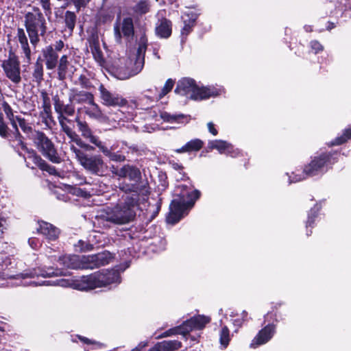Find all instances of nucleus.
Here are the masks:
<instances>
[{
  "mask_svg": "<svg viewBox=\"0 0 351 351\" xmlns=\"http://www.w3.org/2000/svg\"><path fill=\"white\" fill-rule=\"evenodd\" d=\"M94 60L102 67L110 62L113 69L120 80H126L139 73L145 64V56L147 45H130V54L128 58L119 57L114 51V45H102L106 56L101 50V45H89Z\"/></svg>",
  "mask_w": 351,
  "mask_h": 351,
  "instance_id": "obj_1",
  "label": "nucleus"
},
{
  "mask_svg": "<svg viewBox=\"0 0 351 351\" xmlns=\"http://www.w3.org/2000/svg\"><path fill=\"white\" fill-rule=\"evenodd\" d=\"M82 108H78L73 119L69 117L58 121L61 131L81 149L86 152L95 151V146L101 147L99 137L95 134L90 124L82 117Z\"/></svg>",
  "mask_w": 351,
  "mask_h": 351,
  "instance_id": "obj_2",
  "label": "nucleus"
},
{
  "mask_svg": "<svg viewBox=\"0 0 351 351\" xmlns=\"http://www.w3.org/2000/svg\"><path fill=\"white\" fill-rule=\"evenodd\" d=\"M201 195V192L197 189H192L186 184L178 185L175 189L173 199L169 204V211L166 217L167 223L175 225L188 215Z\"/></svg>",
  "mask_w": 351,
  "mask_h": 351,
  "instance_id": "obj_3",
  "label": "nucleus"
},
{
  "mask_svg": "<svg viewBox=\"0 0 351 351\" xmlns=\"http://www.w3.org/2000/svg\"><path fill=\"white\" fill-rule=\"evenodd\" d=\"M341 156L340 151L331 150L322 152L311 157V160L303 167L296 169L289 176L290 182H298L309 177L317 176L325 173L328 169L338 162Z\"/></svg>",
  "mask_w": 351,
  "mask_h": 351,
  "instance_id": "obj_4",
  "label": "nucleus"
},
{
  "mask_svg": "<svg viewBox=\"0 0 351 351\" xmlns=\"http://www.w3.org/2000/svg\"><path fill=\"white\" fill-rule=\"evenodd\" d=\"M138 195L127 196L123 203L117 204L111 213L96 217L99 225L110 228L111 224H125L135 218V208L138 206Z\"/></svg>",
  "mask_w": 351,
  "mask_h": 351,
  "instance_id": "obj_5",
  "label": "nucleus"
},
{
  "mask_svg": "<svg viewBox=\"0 0 351 351\" xmlns=\"http://www.w3.org/2000/svg\"><path fill=\"white\" fill-rule=\"evenodd\" d=\"M78 258L77 256H61L58 258V262L68 268L94 269L109 264L114 258V256L110 252L104 250L97 254L83 256L80 262L81 265H77L75 263Z\"/></svg>",
  "mask_w": 351,
  "mask_h": 351,
  "instance_id": "obj_6",
  "label": "nucleus"
},
{
  "mask_svg": "<svg viewBox=\"0 0 351 351\" xmlns=\"http://www.w3.org/2000/svg\"><path fill=\"white\" fill-rule=\"evenodd\" d=\"M71 149L75 154L76 158L80 165L88 173L101 177L107 175L108 166L104 162L101 156H88L74 145L71 146Z\"/></svg>",
  "mask_w": 351,
  "mask_h": 351,
  "instance_id": "obj_7",
  "label": "nucleus"
},
{
  "mask_svg": "<svg viewBox=\"0 0 351 351\" xmlns=\"http://www.w3.org/2000/svg\"><path fill=\"white\" fill-rule=\"evenodd\" d=\"M32 139L36 149L50 162L59 164L62 158L54 143L42 131L34 130Z\"/></svg>",
  "mask_w": 351,
  "mask_h": 351,
  "instance_id": "obj_8",
  "label": "nucleus"
},
{
  "mask_svg": "<svg viewBox=\"0 0 351 351\" xmlns=\"http://www.w3.org/2000/svg\"><path fill=\"white\" fill-rule=\"evenodd\" d=\"M25 23L32 44L38 41V36H43L46 32L45 19L38 8H34L25 16Z\"/></svg>",
  "mask_w": 351,
  "mask_h": 351,
  "instance_id": "obj_9",
  "label": "nucleus"
},
{
  "mask_svg": "<svg viewBox=\"0 0 351 351\" xmlns=\"http://www.w3.org/2000/svg\"><path fill=\"white\" fill-rule=\"evenodd\" d=\"M25 152L26 157L20 152H17V153L19 156L25 159L27 167L32 169H39L51 176L58 174L56 167L49 165L34 149L29 148Z\"/></svg>",
  "mask_w": 351,
  "mask_h": 351,
  "instance_id": "obj_10",
  "label": "nucleus"
},
{
  "mask_svg": "<svg viewBox=\"0 0 351 351\" xmlns=\"http://www.w3.org/2000/svg\"><path fill=\"white\" fill-rule=\"evenodd\" d=\"M114 32L116 41L121 43L122 38L125 43H131L135 34L133 20L130 17L123 19L121 23L118 21L114 25Z\"/></svg>",
  "mask_w": 351,
  "mask_h": 351,
  "instance_id": "obj_11",
  "label": "nucleus"
},
{
  "mask_svg": "<svg viewBox=\"0 0 351 351\" xmlns=\"http://www.w3.org/2000/svg\"><path fill=\"white\" fill-rule=\"evenodd\" d=\"M2 68L6 77L14 84L21 81L20 62L14 53L10 52L9 58L3 61Z\"/></svg>",
  "mask_w": 351,
  "mask_h": 351,
  "instance_id": "obj_12",
  "label": "nucleus"
},
{
  "mask_svg": "<svg viewBox=\"0 0 351 351\" xmlns=\"http://www.w3.org/2000/svg\"><path fill=\"white\" fill-rule=\"evenodd\" d=\"M99 90L102 104L106 106L124 107L128 104L125 98L118 93H111L102 84L99 86Z\"/></svg>",
  "mask_w": 351,
  "mask_h": 351,
  "instance_id": "obj_13",
  "label": "nucleus"
},
{
  "mask_svg": "<svg viewBox=\"0 0 351 351\" xmlns=\"http://www.w3.org/2000/svg\"><path fill=\"white\" fill-rule=\"evenodd\" d=\"M55 112L58 114V120H60L69 117H73L75 114V107L73 101H69L64 104V101L60 99L58 95L53 97Z\"/></svg>",
  "mask_w": 351,
  "mask_h": 351,
  "instance_id": "obj_14",
  "label": "nucleus"
},
{
  "mask_svg": "<svg viewBox=\"0 0 351 351\" xmlns=\"http://www.w3.org/2000/svg\"><path fill=\"white\" fill-rule=\"evenodd\" d=\"M97 272H94L88 276H83L80 280H76L73 282V288L80 291L93 290L96 288H101L99 285V278L97 277Z\"/></svg>",
  "mask_w": 351,
  "mask_h": 351,
  "instance_id": "obj_15",
  "label": "nucleus"
},
{
  "mask_svg": "<svg viewBox=\"0 0 351 351\" xmlns=\"http://www.w3.org/2000/svg\"><path fill=\"white\" fill-rule=\"evenodd\" d=\"M36 232L42 234L48 241H55L58 239L60 230L51 223L44 220L37 221Z\"/></svg>",
  "mask_w": 351,
  "mask_h": 351,
  "instance_id": "obj_16",
  "label": "nucleus"
},
{
  "mask_svg": "<svg viewBox=\"0 0 351 351\" xmlns=\"http://www.w3.org/2000/svg\"><path fill=\"white\" fill-rule=\"evenodd\" d=\"M276 326L274 323L268 324L258 331L252 341L254 348L267 343L274 335Z\"/></svg>",
  "mask_w": 351,
  "mask_h": 351,
  "instance_id": "obj_17",
  "label": "nucleus"
},
{
  "mask_svg": "<svg viewBox=\"0 0 351 351\" xmlns=\"http://www.w3.org/2000/svg\"><path fill=\"white\" fill-rule=\"evenodd\" d=\"M197 83L195 80L190 77H182L177 82L175 93L182 96H185L191 99V95L194 94Z\"/></svg>",
  "mask_w": 351,
  "mask_h": 351,
  "instance_id": "obj_18",
  "label": "nucleus"
},
{
  "mask_svg": "<svg viewBox=\"0 0 351 351\" xmlns=\"http://www.w3.org/2000/svg\"><path fill=\"white\" fill-rule=\"evenodd\" d=\"M99 278L100 287H104L112 283H119L121 276L118 270L116 269H101L96 271Z\"/></svg>",
  "mask_w": 351,
  "mask_h": 351,
  "instance_id": "obj_19",
  "label": "nucleus"
},
{
  "mask_svg": "<svg viewBox=\"0 0 351 351\" xmlns=\"http://www.w3.org/2000/svg\"><path fill=\"white\" fill-rule=\"evenodd\" d=\"M69 101L77 104H88L90 105L94 104L95 97L90 92L71 88L69 95Z\"/></svg>",
  "mask_w": 351,
  "mask_h": 351,
  "instance_id": "obj_20",
  "label": "nucleus"
},
{
  "mask_svg": "<svg viewBox=\"0 0 351 351\" xmlns=\"http://www.w3.org/2000/svg\"><path fill=\"white\" fill-rule=\"evenodd\" d=\"M63 271L60 269H54L53 267L48 268H34L32 270L22 274L23 278H34L35 276H42L44 278H49L52 276H62Z\"/></svg>",
  "mask_w": 351,
  "mask_h": 351,
  "instance_id": "obj_21",
  "label": "nucleus"
},
{
  "mask_svg": "<svg viewBox=\"0 0 351 351\" xmlns=\"http://www.w3.org/2000/svg\"><path fill=\"white\" fill-rule=\"evenodd\" d=\"M219 95V91L215 87L199 86L196 85L193 95H191V99L194 101H202L215 97Z\"/></svg>",
  "mask_w": 351,
  "mask_h": 351,
  "instance_id": "obj_22",
  "label": "nucleus"
},
{
  "mask_svg": "<svg viewBox=\"0 0 351 351\" xmlns=\"http://www.w3.org/2000/svg\"><path fill=\"white\" fill-rule=\"evenodd\" d=\"M121 178H128L130 181L138 183L142 178L140 169L134 165H124L117 173Z\"/></svg>",
  "mask_w": 351,
  "mask_h": 351,
  "instance_id": "obj_23",
  "label": "nucleus"
},
{
  "mask_svg": "<svg viewBox=\"0 0 351 351\" xmlns=\"http://www.w3.org/2000/svg\"><path fill=\"white\" fill-rule=\"evenodd\" d=\"M322 210L321 202H317L307 213V219L305 221L306 234L309 237L312 234V229L315 226V221Z\"/></svg>",
  "mask_w": 351,
  "mask_h": 351,
  "instance_id": "obj_24",
  "label": "nucleus"
},
{
  "mask_svg": "<svg viewBox=\"0 0 351 351\" xmlns=\"http://www.w3.org/2000/svg\"><path fill=\"white\" fill-rule=\"evenodd\" d=\"M204 143L199 138H193L187 142L180 148L175 149L178 154L197 152L201 150L204 147Z\"/></svg>",
  "mask_w": 351,
  "mask_h": 351,
  "instance_id": "obj_25",
  "label": "nucleus"
},
{
  "mask_svg": "<svg viewBox=\"0 0 351 351\" xmlns=\"http://www.w3.org/2000/svg\"><path fill=\"white\" fill-rule=\"evenodd\" d=\"M43 56L46 60V66L47 69H53L58 63V56L55 50H53L52 45L47 46L43 51Z\"/></svg>",
  "mask_w": 351,
  "mask_h": 351,
  "instance_id": "obj_26",
  "label": "nucleus"
},
{
  "mask_svg": "<svg viewBox=\"0 0 351 351\" xmlns=\"http://www.w3.org/2000/svg\"><path fill=\"white\" fill-rule=\"evenodd\" d=\"M232 148V145L226 141L213 140L208 142L207 147L208 150H206V152H208L209 150L217 149L220 154H223L226 151L230 152Z\"/></svg>",
  "mask_w": 351,
  "mask_h": 351,
  "instance_id": "obj_27",
  "label": "nucleus"
},
{
  "mask_svg": "<svg viewBox=\"0 0 351 351\" xmlns=\"http://www.w3.org/2000/svg\"><path fill=\"white\" fill-rule=\"evenodd\" d=\"M210 320L211 319L209 317L204 315H198L189 319L188 322L190 323L193 330H202L210 322Z\"/></svg>",
  "mask_w": 351,
  "mask_h": 351,
  "instance_id": "obj_28",
  "label": "nucleus"
},
{
  "mask_svg": "<svg viewBox=\"0 0 351 351\" xmlns=\"http://www.w3.org/2000/svg\"><path fill=\"white\" fill-rule=\"evenodd\" d=\"M350 140H351V125L345 128L343 130L341 135L337 136L335 139L328 142L326 145L329 147L338 146L347 143Z\"/></svg>",
  "mask_w": 351,
  "mask_h": 351,
  "instance_id": "obj_29",
  "label": "nucleus"
},
{
  "mask_svg": "<svg viewBox=\"0 0 351 351\" xmlns=\"http://www.w3.org/2000/svg\"><path fill=\"white\" fill-rule=\"evenodd\" d=\"M156 34L160 38H168L171 34V23L169 20L164 19L156 28Z\"/></svg>",
  "mask_w": 351,
  "mask_h": 351,
  "instance_id": "obj_30",
  "label": "nucleus"
},
{
  "mask_svg": "<svg viewBox=\"0 0 351 351\" xmlns=\"http://www.w3.org/2000/svg\"><path fill=\"white\" fill-rule=\"evenodd\" d=\"M101 147L96 146L99 150L102 152L105 156H108L110 160L115 162H123L125 160V156L117 152H111L110 150L106 146L105 143L101 141ZM93 147H95L94 145Z\"/></svg>",
  "mask_w": 351,
  "mask_h": 351,
  "instance_id": "obj_31",
  "label": "nucleus"
},
{
  "mask_svg": "<svg viewBox=\"0 0 351 351\" xmlns=\"http://www.w3.org/2000/svg\"><path fill=\"white\" fill-rule=\"evenodd\" d=\"M40 97L43 101L42 107L43 108V112L42 113L45 114V119H51L52 118V112H51V99L49 96V94L46 90H43L40 92Z\"/></svg>",
  "mask_w": 351,
  "mask_h": 351,
  "instance_id": "obj_32",
  "label": "nucleus"
},
{
  "mask_svg": "<svg viewBox=\"0 0 351 351\" xmlns=\"http://www.w3.org/2000/svg\"><path fill=\"white\" fill-rule=\"evenodd\" d=\"M43 62L39 58L34 65V69L32 72L33 81L40 84L43 80Z\"/></svg>",
  "mask_w": 351,
  "mask_h": 351,
  "instance_id": "obj_33",
  "label": "nucleus"
},
{
  "mask_svg": "<svg viewBox=\"0 0 351 351\" xmlns=\"http://www.w3.org/2000/svg\"><path fill=\"white\" fill-rule=\"evenodd\" d=\"M201 11L199 9L195 8H189L185 11L183 14L182 19L184 22H189L193 24H195V21L197 17L200 15Z\"/></svg>",
  "mask_w": 351,
  "mask_h": 351,
  "instance_id": "obj_34",
  "label": "nucleus"
},
{
  "mask_svg": "<svg viewBox=\"0 0 351 351\" xmlns=\"http://www.w3.org/2000/svg\"><path fill=\"white\" fill-rule=\"evenodd\" d=\"M77 16L73 12L66 11L64 14V21L65 27L70 32H72L75 28Z\"/></svg>",
  "mask_w": 351,
  "mask_h": 351,
  "instance_id": "obj_35",
  "label": "nucleus"
},
{
  "mask_svg": "<svg viewBox=\"0 0 351 351\" xmlns=\"http://www.w3.org/2000/svg\"><path fill=\"white\" fill-rule=\"evenodd\" d=\"M12 131L10 130L4 120L3 114L0 113V136L2 138L11 141V138H10V137H12Z\"/></svg>",
  "mask_w": 351,
  "mask_h": 351,
  "instance_id": "obj_36",
  "label": "nucleus"
},
{
  "mask_svg": "<svg viewBox=\"0 0 351 351\" xmlns=\"http://www.w3.org/2000/svg\"><path fill=\"white\" fill-rule=\"evenodd\" d=\"M10 138H11V141H17V145L14 147V149L16 152H19L16 150L18 147H20L24 151H26L27 149H29L27 146V143L24 141V137L20 133L19 130H17L16 132H12V137H10Z\"/></svg>",
  "mask_w": 351,
  "mask_h": 351,
  "instance_id": "obj_37",
  "label": "nucleus"
},
{
  "mask_svg": "<svg viewBox=\"0 0 351 351\" xmlns=\"http://www.w3.org/2000/svg\"><path fill=\"white\" fill-rule=\"evenodd\" d=\"M162 119L169 123H182L183 120L186 119V117L182 114H171L167 112L161 114Z\"/></svg>",
  "mask_w": 351,
  "mask_h": 351,
  "instance_id": "obj_38",
  "label": "nucleus"
},
{
  "mask_svg": "<svg viewBox=\"0 0 351 351\" xmlns=\"http://www.w3.org/2000/svg\"><path fill=\"white\" fill-rule=\"evenodd\" d=\"M75 84L80 85L82 88L86 90H90L94 88V86L90 78L84 74H82L79 76L77 81H76Z\"/></svg>",
  "mask_w": 351,
  "mask_h": 351,
  "instance_id": "obj_39",
  "label": "nucleus"
},
{
  "mask_svg": "<svg viewBox=\"0 0 351 351\" xmlns=\"http://www.w3.org/2000/svg\"><path fill=\"white\" fill-rule=\"evenodd\" d=\"M230 341V330L227 326H224L221 328L219 334V341L220 343L226 348Z\"/></svg>",
  "mask_w": 351,
  "mask_h": 351,
  "instance_id": "obj_40",
  "label": "nucleus"
},
{
  "mask_svg": "<svg viewBox=\"0 0 351 351\" xmlns=\"http://www.w3.org/2000/svg\"><path fill=\"white\" fill-rule=\"evenodd\" d=\"M16 120L17 121L19 127L25 134H34V130H33L32 127L27 122L24 118L20 116H16Z\"/></svg>",
  "mask_w": 351,
  "mask_h": 351,
  "instance_id": "obj_41",
  "label": "nucleus"
},
{
  "mask_svg": "<svg viewBox=\"0 0 351 351\" xmlns=\"http://www.w3.org/2000/svg\"><path fill=\"white\" fill-rule=\"evenodd\" d=\"M90 106H92L93 107L92 110H90L88 108L86 109L85 114H87L90 118H100L102 115V112L99 105L94 101V104H90Z\"/></svg>",
  "mask_w": 351,
  "mask_h": 351,
  "instance_id": "obj_42",
  "label": "nucleus"
},
{
  "mask_svg": "<svg viewBox=\"0 0 351 351\" xmlns=\"http://www.w3.org/2000/svg\"><path fill=\"white\" fill-rule=\"evenodd\" d=\"M149 10L148 0H140L134 7V11L139 14L147 13Z\"/></svg>",
  "mask_w": 351,
  "mask_h": 351,
  "instance_id": "obj_43",
  "label": "nucleus"
},
{
  "mask_svg": "<svg viewBox=\"0 0 351 351\" xmlns=\"http://www.w3.org/2000/svg\"><path fill=\"white\" fill-rule=\"evenodd\" d=\"M175 84V81L172 79L169 78L166 82L165 84L162 88L160 93H159V99H162L163 97H165L166 95H167L169 92L171 91V90L173 88V86Z\"/></svg>",
  "mask_w": 351,
  "mask_h": 351,
  "instance_id": "obj_44",
  "label": "nucleus"
},
{
  "mask_svg": "<svg viewBox=\"0 0 351 351\" xmlns=\"http://www.w3.org/2000/svg\"><path fill=\"white\" fill-rule=\"evenodd\" d=\"M119 189L121 191L128 193L131 192H135L136 193V195L138 194V191L139 190L138 186L136 183L134 184H127V183H121L120 184Z\"/></svg>",
  "mask_w": 351,
  "mask_h": 351,
  "instance_id": "obj_45",
  "label": "nucleus"
},
{
  "mask_svg": "<svg viewBox=\"0 0 351 351\" xmlns=\"http://www.w3.org/2000/svg\"><path fill=\"white\" fill-rule=\"evenodd\" d=\"M169 164L174 170L178 171L180 173H182V176L181 178L182 180H185L189 179L187 175L184 172H183L184 167L182 163H180L172 160L169 161Z\"/></svg>",
  "mask_w": 351,
  "mask_h": 351,
  "instance_id": "obj_46",
  "label": "nucleus"
},
{
  "mask_svg": "<svg viewBox=\"0 0 351 351\" xmlns=\"http://www.w3.org/2000/svg\"><path fill=\"white\" fill-rule=\"evenodd\" d=\"M134 37L135 38L136 44H147V38L144 29H140L136 31Z\"/></svg>",
  "mask_w": 351,
  "mask_h": 351,
  "instance_id": "obj_47",
  "label": "nucleus"
},
{
  "mask_svg": "<svg viewBox=\"0 0 351 351\" xmlns=\"http://www.w3.org/2000/svg\"><path fill=\"white\" fill-rule=\"evenodd\" d=\"M176 328H179L178 329V332H179L178 335H182L184 336L189 334V332L193 330L190 323L188 322V319L184 321L180 326H176Z\"/></svg>",
  "mask_w": 351,
  "mask_h": 351,
  "instance_id": "obj_48",
  "label": "nucleus"
},
{
  "mask_svg": "<svg viewBox=\"0 0 351 351\" xmlns=\"http://www.w3.org/2000/svg\"><path fill=\"white\" fill-rule=\"evenodd\" d=\"M195 25L189 22H184V26L181 30V42H186V37L192 31V28Z\"/></svg>",
  "mask_w": 351,
  "mask_h": 351,
  "instance_id": "obj_49",
  "label": "nucleus"
},
{
  "mask_svg": "<svg viewBox=\"0 0 351 351\" xmlns=\"http://www.w3.org/2000/svg\"><path fill=\"white\" fill-rule=\"evenodd\" d=\"M165 344L169 351L178 350L182 347V342L178 340H165Z\"/></svg>",
  "mask_w": 351,
  "mask_h": 351,
  "instance_id": "obj_50",
  "label": "nucleus"
},
{
  "mask_svg": "<svg viewBox=\"0 0 351 351\" xmlns=\"http://www.w3.org/2000/svg\"><path fill=\"white\" fill-rule=\"evenodd\" d=\"M68 64H59L58 66V78L64 80L66 78Z\"/></svg>",
  "mask_w": 351,
  "mask_h": 351,
  "instance_id": "obj_51",
  "label": "nucleus"
},
{
  "mask_svg": "<svg viewBox=\"0 0 351 351\" xmlns=\"http://www.w3.org/2000/svg\"><path fill=\"white\" fill-rule=\"evenodd\" d=\"M2 108L4 111L6 117L8 120L13 119L16 118V116L14 115L13 110L10 106V104L7 101H3L2 104Z\"/></svg>",
  "mask_w": 351,
  "mask_h": 351,
  "instance_id": "obj_52",
  "label": "nucleus"
},
{
  "mask_svg": "<svg viewBox=\"0 0 351 351\" xmlns=\"http://www.w3.org/2000/svg\"><path fill=\"white\" fill-rule=\"evenodd\" d=\"M148 351H169L167 346L165 344V340L157 342L153 347H152Z\"/></svg>",
  "mask_w": 351,
  "mask_h": 351,
  "instance_id": "obj_53",
  "label": "nucleus"
},
{
  "mask_svg": "<svg viewBox=\"0 0 351 351\" xmlns=\"http://www.w3.org/2000/svg\"><path fill=\"white\" fill-rule=\"evenodd\" d=\"M178 328H176V326L171 328L169 330H167L165 331L164 332H162V334H160L158 337V338L160 339V338H165V337L178 335V333H179V332H178Z\"/></svg>",
  "mask_w": 351,
  "mask_h": 351,
  "instance_id": "obj_54",
  "label": "nucleus"
},
{
  "mask_svg": "<svg viewBox=\"0 0 351 351\" xmlns=\"http://www.w3.org/2000/svg\"><path fill=\"white\" fill-rule=\"evenodd\" d=\"M16 38H18V40L20 43V44H28L27 38L25 35L24 29L21 28L18 29Z\"/></svg>",
  "mask_w": 351,
  "mask_h": 351,
  "instance_id": "obj_55",
  "label": "nucleus"
},
{
  "mask_svg": "<svg viewBox=\"0 0 351 351\" xmlns=\"http://www.w3.org/2000/svg\"><path fill=\"white\" fill-rule=\"evenodd\" d=\"M28 243L30 247L34 250H38L40 246L41 243H40L39 239L36 237H31L28 239Z\"/></svg>",
  "mask_w": 351,
  "mask_h": 351,
  "instance_id": "obj_56",
  "label": "nucleus"
},
{
  "mask_svg": "<svg viewBox=\"0 0 351 351\" xmlns=\"http://www.w3.org/2000/svg\"><path fill=\"white\" fill-rule=\"evenodd\" d=\"M78 338L79 339L84 343L85 344H87V345H91V344H96V345H98V346H101V344L99 342H96L93 340H91L86 337H82V336H78Z\"/></svg>",
  "mask_w": 351,
  "mask_h": 351,
  "instance_id": "obj_57",
  "label": "nucleus"
},
{
  "mask_svg": "<svg viewBox=\"0 0 351 351\" xmlns=\"http://www.w3.org/2000/svg\"><path fill=\"white\" fill-rule=\"evenodd\" d=\"M74 194L82 197H87L88 196L90 195V194L86 191L80 188H75Z\"/></svg>",
  "mask_w": 351,
  "mask_h": 351,
  "instance_id": "obj_58",
  "label": "nucleus"
},
{
  "mask_svg": "<svg viewBox=\"0 0 351 351\" xmlns=\"http://www.w3.org/2000/svg\"><path fill=\"white\" fill-rule=\"evenodd\" d=\"M207 126L210 134L213 136H217L218 134V130L215 128V125L213 122H208Z\"/></svg>",
  "mask_w": 351,
  "mask_h": 351,
  "instance_id": "obj_59",
  "label": "nucleus"
},
{
  "mask_svg": "<svg viewBox=\"0 0 351 351\" xmlns=\"http://www.w3.org/2000/svg\"><path fill=\"white\" fill-rule=\"evenodd\" d=\"M23 52L25 53V57L29 60H30V56H31V50L29 48V45H22Z\"/></svg>",
  "mask_w": 351,
  "mask_h": 351,
  "instance_id": "obj_60",
  "label": "nucleus"
},
{
  "mask_svg": "<svg viewBox=\"0 0 351 351\" xmlns=\"http://www.w3.org/2000/svg\"><path fill=\"white\" fill-rule=\"evenodd\" d=\"M245 323L244 319L241 317L236 318L233 320V324L237 327H241Z\"/></svg>",
  "mask_w": 351,
  "mask_h": 351,
  "instance_id": "obj_61",
  "label": "nucleus"
},
{
  "mask_svg": "<svg viewBox=\"0 0 351 351\" xmlns=\"http://www.w3.org/2000/svg\"><path fill=\"white\" fill-rule=\"evenodd\" d=\"M90 0H73L74 3L76 6H84Z\"/></svg>",
  "mask_w": 351,
  "mask_h": 351,
  "instance_id": "obj_62",
  "label": "nucleus"
},
{
  "mask_svg": "<svg viewBox=\"0 0 351 351\" xmlns=\"http://www.w3.org/2000/svg\"><path fill=\"white\" fill-rule=\"evenodd\" d=\"M148 346V341H141L136 346V348L138 350V351H141L144 348L147 347Z\"/></svg>",
  "mask_w": 351,
  "mask_h": 351,
  "instance_id": "obj_63",
  "label": "nucleus"
},
{
  "mask_svg": "<svg viewBox=\"0 0 351 351\" xmlns=\"http://www.w3.org/2000/svg\"><path fill=\"white\" fill-rule=\"evenodd\" d=\"M42 6L44 10H50V2L49 0H40Z\"/></svg>",
  "mask_w": 351,
  "mask_h": 351,
  "instance_id": "obj_64",
  "label": "nucleus"
}]
</instances>
